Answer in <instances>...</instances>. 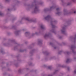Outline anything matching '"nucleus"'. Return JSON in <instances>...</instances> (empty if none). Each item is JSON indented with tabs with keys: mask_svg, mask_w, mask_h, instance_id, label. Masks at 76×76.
<instances>
[{
	"mask_svg": "<svg viewBox=\"0 0 76 76\" xmlns=\"http://www.w3.org/2000/svg\"><path fill=\"white\" fill-rule=\"evenodd\" d=\"M67 5H69V4H68Z\"/></svg>",
	"mask_w": 76,
	"mask_h": 76,
	"instance_id": "4468645a",
	"label": "nucleus"
},
{
	"mask_svg": "<svg viewBox=\"0 0 76 76\" xmlns=\"http://www.w3.org/2000/svg\"><path fill=\"white\" fill-rule=\"evenodd\" d=\"M74 13H75V14H76V11H74Z\"/></svg>",
	"mask_w": 76,
	"mask_h": 76,
	"instance_id": "1a4fd4ad",
	"label": "nucleus"
},
{
	"mask_svg": "<svg viewBox=\"0 0 76 76\" xmlns=\"http://www.w3.org/2000/svg\"><path fill=\"white\" fill-rule=\"evenodd\" d=\"M8 10H9V9H8Z\"/></svg>",
	"mask_w": 76,
	"mask_h": 76,
	"instance_id": "ddd939ff",
	"label": "nucleus"
},
{
	"mask_svg": "<svg viewBox=\"0 0 76 76\" xmlns=\"http://www.w3.org/2000/svg\"><path fill=\"white\" fill-rule=\"evenodd\" d=\"M50 18V15H48L47 17L45 18V19H49Z\"/></svg>",
	"mask_w": 76,
	"mask_h": 76,
	"instance_id": "f257e3e1",
	"label": "nucleus"
},
{
	"mask_svg": "<svg viewBox=\"0 0 76 76\" xmlns=\"http://www.w3.org/2000/svg\"><path fill=\"white\" fill-rule=\"evenodd\" d=\"M51 8H52V7H51Z\"/></svg>",
	"mask_w": 76,
	"mask_h": 76,
	"instance_id": "6ab92c4d",
	"label": "nucleus"
},
{
	"mask_svg": "<svg viewBox=\"0 0 76 76\" xmlns=\"http://www.w3.org/2000/svg\"><path fill=\"white\" fill-rule=\"evenodd\" d=\"M0 52H1V49H0Z\"/></svg>",
	"mask_w": 76,
	"mask_h": 76,
	"instance_id": "f8f14e48",
	"label": "nucleus"
},
{
	"mask_svg": "<svg viewBox=\"0 0 76 76\" xmlns=\"http://www.w3.org/2000/svg\"><path fill=\"white\" fill-rule=\"evenodd\" d=\"M74 73H76V70H75L74 71Z\"/></svg>",
	"mask_w": 76,
	"mask_h": 76,
	"instance_id": "9d476101",
	"label": "nucleus"
},
{
	"mask_svg": "<svg viewBox=\"0 0 76 76\" xmlns=\"http://www.w3.org/2000/svg\"><path fill=\"white\" fill-rule=\"evenodd\" d=\"M26 20H28V18H26Z\"/></svg>",
	"mask_w": 76,
	"mask_h": 76,
	"instance_id": "9b49d317",
	"label": "nucleus"
},
{
	"mask_svg": "<svg viewBox=\"0 0 76 76\" xmlns=\"http://www.w3.org/2000/svg\"><path fill=\"white\" fill-rule=\"evenodd\" d=\"M3 16V13H0V16Z\"/></svg>",
	"mask_w": 76,
	"mask_h": 76,
	"instance_id": "423d86ee",
	"label": "nucleus"
},
{
	"mask_svg": "<svg viewBox=\"0 0 76 76\" xmlns=\"http://www.w3.org/2000/svg\"><path fill=\"white\" fill-rule=\"evenodd\" d=\"M26 34H27V33H28L27 32H26Z\"/></svg>",
	"mask_w": 76,
	"mask_h": 76,
	"instance_id": "dca6fc26",
	"label": "nucleus"
},
{
	"mask_svg": "<svg viewBox=\"0 0 76 76\" xmlns=\"http://www.w3.org/2000/svg\"><path fill=\"white\" fill-rule=\"evenodd\" d=\"M37 10H38V8L37 7H35V8L34 9V12H35V11H37Z\"/></svg>",
	"mask_w": 76,
	"mask_h": 76,
	"instance_id": "f03ea898",
	"label": "nucleus"
},
{
	"mask_svg": "<svg viewBox=\"0 0 76 76\" xmlns=\"http://www.w3.org/2000/svg\"><path fill=\"white\" fill-rule=\"evenodd\" d=\"M52 25V26H53V25Z\"/></svg>",
	"mask_w": 76,
	"mask_h": 76,
	"instance_id": "2eb2a0df",
	"label": "nucleus"
},
{
	"mask_svg": "<svg viewBox=\"0 0 76 76\" xmlns=\"http://www.w3.org/2000/svg\"><path fill=\"white\" fill-rule=\"evenodd\" d=\"M49 69H50V67H49Z\"/></svg>",
	"mask_w": 76,
	"mask_h": 76,
	"instance_id": "f3484780",
	"label": "nucleus"
},
{
	"mask_svg": "<svg viewBox=\"0 0 76 76\" xmlns=\"http://www.w3.org/2000/svg\"><path fill=\"white\" fill-rule=\"evenodd\" d=\"M50 44L51 45V43H50Z\"/></svg>",
	"mask_w": 76,
	"mask_h": 76,
	"instance_id": "a211bd4d",
	"label": "nucleus"
},
{
	"mask_svg": "<svg viewBox=\"0 0 76 76\" xmlns=\"http://www.w3.org/2000/svg\"><path fill=\"white\" fill-rule=\"evenodd\" d=\"M56 10L58 11V10H59V8H58L56 9Z\"/></svg>",
	"mask_w": 76,
	"mask_h": 76,
	"instance_id": "6e6552de",
	"label": "nucleus"
},
{
	"mask_svg": "<svg viewBox=\"0 0 76 76\" xmlns=\"http://www.w3.org/2000/svg\"><path fill=\"white\" fill-rule=\"evenodd\" d=\"M69 61H70V59H67L66 61V62L67 63H69Z\"/></svg>",
	"mask_w": 76,
	"mask_h": 76,
	"instance_id": "7ed1b4c3",
	"label": "nucleus"
},
{
	"mask_svg": "<svg viewBox=\"0 0 76 76\" xmlns=\"http://www.w3.org/2000/svg\"><path fill=\"white\" fill-rule=\"evenodd\" d=\"M61 31L62 32V33H63V34H64V32H65L64 31V30H61Z\"/></svg>",
	"mask_w": 76,
	"mask_h": 76,
	"instance_id": "39448f33",
	"label": "nucleus"
},
{
	"mask_svg": "<svg viewBox=\"0 0 76 76\" xmlns=\"http://www.w3.org/2000/svg\"><path fill=\"white\" fill-rule=\"evenodd\" d=\"M41 28H42V29H44V26L43 25H42L41 26Z\"/></svg>",
	"mask_w": 76,
	"mask_h": 76,
	"instance_id": "20e7f679",
	"label": "nucleus"
},
{
	"mask_svg": "<svg viewBox=\"0 0 76 76\" xmlns=\"http://www.w3.org/2000/svg\"><path fill=\"white\" fill-rule=\"evenodd\" d=\"M48 34H45V37H48Z\"/></svg>",
	"mask_w": 76,
	"mask_h": 76,
	"instance_id": "0eeeda50",
	"label": "nucleus"
}]
</instances>
